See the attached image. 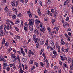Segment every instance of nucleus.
I'll list each match as a JSON object with an SVG mask.
<instances>
[{"label": "nucleus", "instance_id": "e2e57ef3", "mask_svg": "<svg viewBox=\"0 0 73 73\" xmlns=\"http://www.w3.org/2000/svg\"><path fill=\"white\" fill-rule=\"evenodd\" d=\"M27 58H25L22 59V60L23 61V62H24V61H25L26 60H27Z\"/></svg>", "mask_w": 73, "mask_h": 73}, {"label": "nucleus", "instance_id": "864d4df0", "mask_svg": "<svg viewBox=\"0 0 73 73\" xmlns=\"http://www.w3.org/2000/svg\"><path fill=\"white\" fill-rule=\"evenodd\" d=\"M47 49H48V50L50 49V48H51V47H50V46L48 45L47 46Z\"/></svg>", "mask_w": 73, "mask_h": 73}, {"label": "nucleus", "instance_id": "c756f323", "mask_svg": "<svg viewBox=\"0 0 73 73\" xmlns=\"http://www.w3.org/2000/svg\"><path fill=\"white\" fill-rule=\"evenodd\" d=\"M63 66L64 67H66V68H68V66H67V64H66L65 63H63Z\"/></svg>", "mask_w": 73, "mask_h": 73}, {"label": "nucleus", "instance_id": "bb28decb", "mask_svg": "<svg viewBox=\"0 0 73 73\" xmlns=\"http://www.w3.org/2000/svg\"><path fill=\"white\" fill-rule=\"evenodd\" d=\"M15 37L18 40H20V36L17 35L15 36Z\"/></svg>", "mask_w": 73, "mask_h": 73}, {"label": "nucleus", "instance_id": "de8ad7c7", "mask_svg": "<svg viewBox=\"0 0 73 73\" xmlns=\"http://www.w3.org/2000/svg\"><path fill=\"white\" fill-rule=\"evenodd\" d=\"M15 64V63H13L12 64H10L9 66L11 67V68H12V66H13V65H14V64Z\"/></svg>", "mask_w": 73, "mask_h": 73}, {"label": "nucleus", "instance_id": "680f3d73", "mask_svg": "<svg viewBox=\"0 0 73 73\" xmlns=\"http://www.w3.org/2000/svg\"><path fill=\"white\" fill-rule=\"evenodd\" d=\"M20 49H21V52H24V50H23V48H21Z\"/></svg>", "mask_w": 73, "mask_h": 73}, {"label": "nucleus", "instance_id": "f03ea898", "mask_svg": "<svg viewBox=\"0 0 73 73\" xmlns=\"http://www.w3.org/2000/svg\"><path fill=\"white\" fill-rule=\"evenodd\" d=\"M29 23L28 25L29 26V29L31 32H33V25H35V21L34 19H32L31 20L29 19Z\"/></svg>", "mask_w": 73, "mask_h": 73}, {"label": "nucleus", "instance_id": "a211bd4d", "mask_svg": "<svg viewBox=\"0 0 73 73\" xmlns=\"http://www.w3.org/2000/svg\"><path fill=\"white\" fill-rule=\"evenodd\" d=\"M57 10H55L54 12V17L55 18H56L57 17Z\"/></svg>", "mask_w": 73, "mask_h": 73}, {"label": "nucleus", "instance_id": "423d86ee", "mask_svg": "<svg viewBox=\"0 0 73 73\" xmlns=\"http://www.w3.org/2000/svg\"><path fill=\"white\" fill-rule=\"evenodd\" d=\"M3 69H6V68H7L6 66H7V63L5 62L3 63Z\"/></svg>", "mask_w": 73, "mask_h": 73}, {"label": "nucleus", "instance_id": "13d9d810", "mask_svg": "<svg viewBox=\"0 0 73 73\" xmlns=\"http://www.w3.org/2000/svg\"><path fill=\"white\" fill-rule=\"evenodd\" d=\"M58 71L59 73H61V72H62L61 71V69L60 68H59L58 69Z\"/></svg>", "mask_w": 73, "mask_h": 73}, {"label": "nucleus", "instance_id": "1a4fd4ad", "mask_svg": "<svg viewBox=\"0 0 73 73\" xmlns=\"http://www.w3.org/2000/svg\"><path fill=\"white\" fill-rule=\"evenodd\" d=\"M60 43L61 45H64L65 44H66V42H65L64 41V40L63 39H61V41H60Z\"/></svg>", "mask_w": 73, "mask_h": 73}, {"label": "nucleus", "instance_id": "8fccbe9b", "mask_svg": "<svg viewBox=\"0 0 73 73\" xmlns=\"http://www.w3.org/2000/svg\"><path fill=\"white\" fill-rule=\"evenodd\" d=\"M34 64L36 65L37 67H38V64L37 62H35Z\"/></svg>", "mask_w": 73, "mask_h": 73}, {"label": "nucleus", "instance_id": "2f4dec72", "mask_svg": "<svg viewBox=\"0 0 73 73\" xmlns=\"http://www.w3.org/2000/svg\"><path fill=\"white\" fill-rule=\"evenodd\" d=\"M68 62H71V58H70L69 57H68Z\"/></svg>", "mask_w": 73, "mask_h": 73}, {"label": "nucleus", "instance_id": "6ab92c4d", "mask_svg": "<svg viewBox=\"0 0 73 73\" xmlns=\"http://www.w3.org/2000/svg\"><path fill=\"white\" fill-rule=\"evenodd\" d=\"M6 29H7V28H6L5 27H5L4 28V32H5V33H6L5 34H6V35H7L8 34V31H7V29H6Z\"/></svg>", "mask_w": 73, "mask_h": 73}, {"label": "nucleus", "instance_id": "c85d7f7f", "mask_svg": "<svg viewBox=\"0 0 73 73\" xmlns=\"http://www.w3.org/2000/svg\"><path fill=\"white\" fill-rule=\"evenodd\" d=\"M3 57L2 56V55L1 54H0V60L1 61H2V59H3Z\"/></svg>", "mask_w": 73, "mask_h": 73}, {"label": "nucleus", "instance_id": "338daca9", "mask_svg": "<svg viewBox=\"0 0 73 73\" xmlns=\"http://www.w3.org/2000/svg\"><path fill=\"white\" fill-rule=\"evenodd\" d=\"M40 6H42V2L41 1H40L39 3Z\"/></svg>", "mask_w": 73, "mask_h": 73}, {"label": "nucleus", "instance_id": "3c124183", "mask_svg": "<svg viewBox=\"0 0 73 73\" xmlns=\"http://www.w3.org/2000/svg\"><path fill=\"white\" fill-rule=\"evenodd\" d=\"M5 45L6 46H8L9 45V43L7 42L5 43Z\"/></svg>", "mask_w": 73, "mask_h": 73}, {"label": "nucleus", "instance_id": "412c9836", "mask_svg": "<svg viewBox=\"0 0 73 73\" xmlns=\"http://www.w3.org/2000/svg\"><path fill=\"white\" fill-rule=\"evenodd\" d=\"M15 24H18L20 22V20L19 19H17L16 21H15Z\"/></svg>", "mask_w": 73, "mask_h": 73}, {"label": "nucleus", "instance_id": "a19ab883", "mask_svg": "<svg viewBox=\"0 0 73 73\" xmlns=\"http://www.w3.org/2000/svg\"><path fill=\"white\" fill-rule=\"evenodd\" d=\"M10 70V67L8 66V67H7L6 68V70L7 71H9Z\"/></svg>", "mask_w": 73, "mask_h": 73}, {"label": "nucleus", "instance_id": "603ef678", "mask_svg": "<svg viewBox=\"0 0 73 73\" xmlns=\"http://www.w3.org/2000/svg\"><path fill=\"white\" fill-rule=\"evenodd\" d=\"M64 50H65V48H64L62 47V48L61 49V52H64Z\"/></svg>", "mask_w": 73, "mask_h": 73}, {"label": "nucleus", "instance_id": "f8f14e48", "mask_svg": "<svg viewBox=\"0 0 73 73\" xmlns=\"http://www.w3.org/2000/svg\"><path fill=\"white\" fill-rule=\"evenodd\" d=\"M61 58L62 60L63 61H65V60H67V58L66 57H64L63 56H62L61 57Z\"/></svg>", "mask_w": 73, "mask_h": 73}, {"label": "nucleus", "instance_id": "b1692460", "mask_svg": "<svg viewBox=\"0 0 73 73\" xmlns=\"http://www.w3.org/2000/svg\"><path fill=\"white\" fill-rule=\"evenodd\" d=\"M52 53L53 54H54V55H56L57 56V53L56 52V50H53V51L52 52Z\"/></svg>", "mask_w": 73, "mask_h": 73}, {"label": "nucleus", "instance_id": "0e129e2a", "mask_svg": "<svg viewBox=\"0 0 73 73\" xmlns=\"http://www.w3.org/2000/svg\"><path fill=\"white\" fill-rule=\"evenodd\" d=\"M2 61H3V62H6V60L4 58H2Z\"/></svg>", "mask_w": 73, "mask_h": 73}, {"label": "nucleus", "instance_id": "37998d69", "mask_svg": "<svg viewBox=\"0 0 73 73\" xmlns=\"http://www.w3.org/2000/svg\"><path fill=\"white\" fill-rule=\"evenodd\" d=\"M28 29L27 27H24V30L25 32H26L27 31V30Z\"/></svg>", "mask_w": 73, "mask_h": 73}, {"label": "nucleus", "instance_id": "c03bdc74", "mask_svg": "<svg viewBox=\"0 0 73 73\" xmlns=\"http://www.w3.org/2000/svg\"><path fill=\"white\" fill-rule=\"evenodd\" d=\"M19 1H16L15 2V4H16V6H17L18 5V4H19Z\"/></svg>", "mask_w": 73, "mask_h": 73}, {"label": "nucleus", "instance_id": "052dcab7", "mask_svg": "<svg viewBox=\"0 0 73 73\" xmlns=\"http://www.w3.org/2000/svg\"><path fill=\"white\" fill-rule=\"evenodd\" d=\"M21 53L22 54V55L23 56H24L25 54V52H24V51H23V52H21Z\"/></svg>", "mask_w": 73, "mask_h": 73}, {"label": "nucleus", "instance_id": "f257e3e1", "mask_svg": "<svg viewBox=\"0 0 73 73\" xmlns=\"http://www.w3.org/2000/svg\"><path fill=\"white\" fill-rule=\"evenodd\" d=\"M10 23L12 25H14V23L12 22L11 21V20L9 19H7L6 21V25H5V27L7 29V30H9L11 29L12 30V26L11 25H10Z\"/></svg>", "mask_w": 73, "mask_h": 73}, {"label": "nucleus", "instance_id": "7ed1b4c3", "mask_svg": "<svg viewBox=\"0 0 73 73\" xmlns=\"http://www.w3.org/2000/svg\"><path fill=\"white\" fill-rule=\"evenodd\" d=\"M28 55L29 56V57H30L31 56V54L32 55H34V53L33 52H32V50H30L28 52Z\"/></svg>", "mask_w": 73, "mask_h": 73}, {"label": "nucleus", "instance_id": "774afa93", "mask_svg": "<svg viewBox=\"0 0 73 73\" xmlns=\"http://www.w3.org/2000/svg\"><path fill=\"white\" fill-rule=\"evenodd\" d=\"M70 68H71V70H73V67L72 65L70 66Z\"/></svg>", "mask_w": 73, "mask_h": 73}, {"label": "nucleus", "instance_id": "09e8293b", "mask_svg": "<svg viewBox=\"0 0 73 73\" xmlns=\"http://www.w3.org/2000/svg\"><path fill=\"white\" fill-rule=\"evenodd\" d=\"M23 47L25 49V50H28V48H27V47L25 46H23Z\"/></svg>", "mask_w": 73, "mask_h": 73}, {"label": "nucleus", "instance_id": "49530a36", "mask_svg": "<svg viewBox=\"0 0 73 73\" xmlns=\"http://www.w3.org/2000/svg\"><path fill=\"white\" fill-rule=\"evenodd\" d=\"M55 21H56V19H53L51 21V23H54V22H55Z\"/></svg>", "mask_w": 73, "mask_h": 73}, {"label": "nucleus", "instance_id": "9b49d317", "mask_svg": "<svg viewBox=\"0 0 73 73\" xmlns=\"http://www.w3.org/2000/svg\"><path fill=\"white\" fill-rule=\"evenodd\" d=\"M34 33H35V34H36V35H39V32L38 31V30L36 29H35L34 30Z\"/></svg>", "mask_w": 73, "mask_h": 73}, {"label": "nucleus", "instance_id": "ea45409f", "mask_svg": "<svg viewBox=\"0 0 73 73\" xmlns=\"http://www.w3.org/2000/svg\"><path fill=\"white\" fill-rule=\"evenodd\" d=\"M17 16L18 17H21L23 16V15L20 13H19L18 14Z\"/></svg>", "mask_w": 73, "mask_h": 73}, {"label": "nucleus", "instance_id": "4468645a", "mask_svg": "<svg viewBox=\"0 0 73 73\" xmlns=\"http://www.w3.org/2000/svg\"><path fill=\"white\" fill-rule=\"evenodd\" d=\"M4 10L5 12L7 13L9 12V10L8 9V8H7V7H5L4 9Z\"/></svg>", "mask_w": 73, "mask_h": 73}, {"label": "nucleus", "instance_id": "bf43d9fd", "mask_svg": "<svg viewBox=\"0 0 73 73\" xmlns=\"http://www.w3.org/2000/svg\"><path fill=\"white\" fill-rule=\"evenodd\" d=\"M67 38L68 41H70V37L68 36V37H67Z\"/></svg>", "mask_w": 73, "mask_h": 73}, {"label": "nucleus", "instance_id": "69168bd1", "mask_svg": "<svg viewBox=\"0 0 73 73\" xmlns=\"http://www.w3.org/2000/svg\"><path fill=\"white\" fill-rule=\"evenodd\" d=\"M59 64H60V65H62V62H61V61L60 60L59 61Z\"/></svg>", "mask_w": 73, "mask_h": 73}, {"label": "nucleus", "instance_id": "473e14b6", "mask_svg": "<svg viewBox=\"0 0 73 73\" xmlns=\"http://www.w3.org/2000/svg\"><path fill=\"white\" fill-rule=\"evenodd\" d=\"M12 48L11 47H10L9 49L8 50V52H11V51H12Z\"/></svg>", "mask_w": 73, "mask_h": 73}, {"label": "nucleus", "instance_id": "5701e85b", "mask_svg": "<svg viewBox=\"0 0 73 73\" xmlns=\"http://www.w3.org/2000/svg\"><path fill=\"white\" fill-rule=\"evenodd\" d=\"M49 42V40L48 39H47L46 40V42L45 43V45L46 46H48V43Z\"/></svg>", "mask_w": 73, "mask_h": 73}, {"label": "nucleus", "instance_id": "a18cd8bd", "mask_svg": "<svg viewBox=\"0 0 73 73\" xmlns=\"http://www.w3.org/2000/svg\"><path fill=\"white\" fill-rule=\"evenodd\" d=\"M36 47L37 48H38V46H39V43H38V42H36Z\"/></svg>", "mask_w": 73, "mask_h": 73}, {"label": "nucleus", "instance_id": "9d476101", "mask_svg": "<svg viewBox=\"0 0 73 73\" xmlns=\"http://www.w3.org/2000/svg\"><path fill=\"white\" fill-rule=\"evenodd\" d=\"M33 39L34 41H35V44H36L37 42V41H38V38H33Z\"/></svg>", "mask_w": 73, "mask_h": 73}, {"label": "nucleus", "instance_id": "4d7b16f0", "mask_svg": "<svg viewBox=\"0 0 73 73\" xmlns=\"http://www.w3.org/2000/svg\"><path fill=\"white\" fill-rule=\"evenodd\" d=\"M55 45H56V48H58V46H59L58 44V43L57 42H56Z\"/></svg>", "mask_w": 73, "mask_h": 73}, {"label": "nucleus", "instance_id": "72a5a7b5", "mask_svg": "<svg viewBox=\"0 0 73 73\" xmlns=\"http://www.w3.org/2000/svg\"><path fill=\"white\" fill-rule=\"evenodd\" d=\"M30 64L31 65H32V64H33V60H31L30 61Z\"/></svg>", "mask_w": 73, "mask_h": 73}, {"label": "nucleus", "instance_id": "2eb2a0df", "mask_svg": "<svg viewBox=\"0 0 73 73\" xmlns=\"http://www.w3.org/2000/svg\"><path fill=\"white\" fill-rule=\"evenodd\" d=\"M16 15H15L13 14L12 15V18L13 20H15L16 19Z\"/></svg>", "mask_w": 73, "mask_h": 73}, {"label": "nucleus", "instance_id": "6e6552de", "mask_svg": "<svg viewBox=\"0 0 73 73\" xmlns=\"http://www.w3.org/2000/svg\"><path fill=\"white\" fill-rule=\"evenodd\" d=\"M45 30V27L44 26H43L40 28V31L42 32H44Z\"/></svg>", "mask_w": 73, "mask_h": 73}, {"label": "nucleus", "instance_id": "4be33fe9", "mask_svg": "<svg viewBox=\"0 0 73 73\" xmlns=\"http://www.w3.org/2000/svg\"><path fill=\"white\" fill-rule=\"evenodd\" d=\"M13 11H15V13L16 14L18 12V11L17 10V8H15L13 10Z\"/></svg>", "mask_w": 73, "mask_h": 73}, {"label": "nucleus", "instance_id": "7c9ffc66", "mask_svg": "<svg viewBox=\"0 0 73 73\" xmlns=\"http://www.w3.org/2000/svg\"><path fill=\"white\" fill-rule=\"evenodd\" d=\"M46 68H47V69H48L49 67V63H48L46 64Z\"/></svg>", "mask_w": 73, "mask_h": 73}, {"label": "nucleus", "instance_id": "cd10ccee", "mask_svg": "<svg viewBox=\"0 0 73 73\" xmlns=\"http://www.w3.org/2000/svg\"><path fill=\"white\" fill-rule=\"evenodd\" d=\"M58 49V52L59 53L60 52V51L61 50V48H60V46H58V47H56Z\"/></svg>", "mask_w": 73, "mask_h": 73}, {"label": "nucleus", "instance_id": "393cba45", "mask_svg": "<svg viewBox=\"0 0 73 73\" xmlns=\"http://www.w3.org/2000/svg\"><path fill=\"white\" fill-rule=\"evenodd\" d=\"M16 58H17V60H18V61L19 62H20V56H19V55H18L17 56Z\"/></svg>", "mask_w": 73, "mask_h": 73}, {"label": "nucleus", "instance_id": "dca6fc26", "mask_svg": "<svg viewBox=\"0 0 73 73\" xmlns=\"http://www.w3.org/2000/svg\"><path fill=\"white\" fill-rule=\"evenodd\" d=\"M14 27L16 31H17V32L18 33L19 32V31H20L19 30V29H18V28L16 26H15Z\"/></svg>", "mask_w": 73, "mask_h": 73}, {"label": "nucleus", "instance_id": "0eeeda50", "mask_svg": "<svg viewBox=\"0 0 73 73\" xmlns=\"http://www.w3.org/2000/svg\"><path fill=\"white\" fill-rule=\"evenodd\" d=\"M70 25L69 24H68L67 22H65L63 24V27L64 28H65L66 26H67V27H69Z\"/></svg>", "mask_w": 73, "mask_h": 73}, {"label": "nucleus", "instance_id": "58836bf2", "mask_svg": "<svg viewBox=\"0 0 73 73\" xmlns=\"http://www.w3.org/2000/svg\"><path fill=\"white\" fill-rule=\"evenodd\" d=\"M5 38H3L2 40V44H5Z\"/></svg>", "mask_w": 73, "mask_h": 73}, {"label": "nucleus", "instance_id": "6e6d98bb", "mask_svg": "<svg viewBox=\"0 0 73 73\" xmlns=\"http://www.w3.org/2000/svg\"><path fill=\"white\" fill-rule=\"evenodd\" d=\"M44 62H46V64H47L48 62V60H47V59H46L45 60H44Z\"/></svg>", "mask_w": 73, "mask_h": 73}, {"label": "nucleus", "instance_id": "a878e982", "mask_svg": "<svg viewBox=\"0 0 73 73\" xmlns=\"http://www.w3.org/2000/svg\"><path fill=\"white\" fill-rule=\"evenodd\" d=\"M50 44L51 45H52V46H54V42L52 40L50 42Z\"/></svg>", "mask_w": 73, "mask_h": 73}, {"label": "nucleus", "instance_id": "79ce46f5", "mask_svg": "<svg viewBox=\"0 0 73 73\" xmlns=\"http://www.w3.org/2000/svg\"><path fill=\"white\" fill-rule=\"evenodd\" d=\"M47 30H48L49 31V32H50L51 31V29L49 27H48L47 28Z\"/></svg>", "mask_w": 73, "mask_h": 73}, {"label": "nucleus", "instance_id": "c9c22d12", "mask_svg": "<svg viewBox=\"0 0 73 73\" xmlns=\"http://www.w3.org/2000/svg\"><path fill=\"white\" fill-rule=\"evenodd\" d=\"M13 69H14V70H15L16 69V66L14 64L13 66Z\"/></svg>", "mask_w": 73, "mask_h": 73}, {"label": "nucleus", "instance_id": "20e7f679", "mask_svg": "<svg viewBox=\"0 0 73 73\" xmlns=\"http://www.w3.org/2000/svg\"><path fill=\"white\" fill-rule=\"evenodd\" d=\"M5 35H7V34H6V33H5V32H4L3 30H1L0 31V36H4Z\"/></svg>", "mask_w": 73, "mask_h": 73}, {"label": "nucleus", "instance_id": "39448f33", "mask_svg": "<svg viewBox=\"0 0 73 73\" xmlns=\"http://www.w3.org/2000/svg\"><path fill=\"white\" fill-rule=\"evenodd\" d=\"M35 24L36 25H39V23H40V20L38 19H36L35 21Z\"/></svg>", "mask_w": 73, "mask_h": 73}, {"label": "nucleus", "instance_id": "4c0bfd02", "mask_svg": "<svg viewBox=\"0 0 73 73\" xmlns=\"http://www.w3.org/2000/svg\"><path fill=\"white\" fill-rule=\"evenodd\" d=\"M54 28L55 29H56V31H58L59 30V28L57 27H54Z\"/></svg>", "mask_w": 73, "mask_h": 73}, {"label": "nucleus", "instance_id": "e433bc0d", "mask_svg": "<svg viewBox=\"0 0 73 73\" xmlns=\"http://www.w3.org/2000/svg\"><path fill=\"white\" fill-rule=\"evenodd\" d=\"M65 44V46L66 47H68L69 46V43L68 42H67Z\"/></svg>", "mask_w": 73, "mask_h": 73}, {"label": "nucleus", "instance_id": "f704fd0d", "mask_svg": "<svg viewBox=\"0 0 73 73\" xmlns=\"http://www.w3.org/2000/svg\"><path fill=\"white\" fill-rule=\"evenodd\" d=\"M67 31L70 32L71 31V29L70 28H67Z\"/></svg>", "mask_w": 73, "mask_h": 73}, {"label": "nucleus", "instance_id": "f3484780", "mask_svg": "<svg viewBox=\"0 0 73 73\" xmlns=\"http://www.w3.org/2000/svg\"><path fill=\"white\" fill-rule=\"evenodd\" d=\"M11 5L13 7H15V1H12L11 2Z\"/></svg>", "mask_w": 73, "mask_h": 73}, {"label": "nucleus", "instance_id": "5fc2aeb1", "mask_svg": "<svg viewBox=\"0 0 73 73\" xmlns=\"http://www.w3.org/2000/svg\"><path fill=\"white\" fill-rule=\"evenodd\" d=\"M65 20H66V21H68V20H69V17L68 16L67 17V18H66Z\"/></svg>", "mask_w": 73, "mask_h": 73}, {"label": "nucleus", "instance_id": "aec40b11", "mask_svg": "<svg viewBox=\"0 0 73 73\" xmlns=\"http://www.w3.org/2000/svg\"><path fill=\"white\" fill-rule=\"evenodd\" d=\"M40 44L42 45L44 44V43H45V42H44L43 40H41L40 42Z\"/></svg>", "mask_w": 73, "mask_h": 73}, {"label": "nucleus", "instance_id": "ddd939ff", "mask_svg": "<svg viewBox=\"0 0 73 73\" xmlns=\"http://www.w3.org/2000/svg\"><path fill=\"white\" fill-rule=\"evenodd\" d=\"M11 58H15V60H17V58L16 57V56H15V55L14 54H12L11 55Z\"/></svg>", "mask_w": 73, "mask_h": 73}]
</instances>
